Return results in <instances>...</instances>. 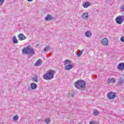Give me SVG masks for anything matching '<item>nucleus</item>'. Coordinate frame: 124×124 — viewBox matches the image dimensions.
I'll use <instances>...</instances> for the list:
<instances>
[{
	"mask_svg": "<svg viewBox=\"0 0 124 124\" xmlns=\"http://www.w3.org/2000/svg\"><path fill=\"white\" fill-rule=\"evenodd\" d=\"M18 39L20 41L25 40V39H27V37L24 35V34L20 33L18 35Z\"/></svg>",
	"mask_w": 124,
	"mask_h": 124,
	"instance_id": "obj_8",
	"label": "nucleus"
},
{
	"mask_svg": "<svg viewBox=\"0 0 124 124\" xmlns=\"http://www.w3.org/2000/svg\"><path fill=\"white\" fill-rule=\"evenodd\" d=\"M107 95L108 99H114L116 97V93L114 92H109Z\"/></svg>",
	"mask_w": 124,
	"mask_h": 124,
	"instance_id": "obj_5",
	"label": "nucleus"
},
{
	"mask_svg": "<svg viewBox=\"0 0 124 124\" xmlns=\"http://www.w3.org/2000/svg\"><path fill=\"white\" fill-rule=\"evenodd\" d=\"M81 18L84 20V21L88 20V18H89V14L87 12L82 13Z\"/></svg>",
	"mask_w": 124,
	"mask_h": 124,
	"instance_id": "obj_7",
	"label": "nucleus"
},
{
	"mask_svg": "<svg viewBox=\"0 0 124 124\" xmlns=\"http://www.w3.org/2000/svg\"><path fill=\"white\" fill-rule=\"evenodd\" d=\"M83 51H84V49H82V51H80L79 53H77V57H80V56L82 55V53H83Z\"/></svg>",
	"mask_w": 124,
	"mask_h": 124,
	"instance_id": "obj_25",
	"label": "nucleus"
},
{
	"mask_svg": "<svg viewBox=\"0 0 124 124\" xmlns=\"http://www.w3.org/2000/svg\"><path fill=\"white\" fill-rule=\"evenodd\" d=\"M90 6H91V3L89 1L84 2L82 4V6L84 8H88Z\"/></svg>",
	"mask_w": 124,
	"mask_h": 124,
	"instance_id": "obj_11",
	"label": "nucleus"
},
{
	"mask_svg": "<svg viewBox=\"0 0 124 124\" xmlns=\"http://www.w3.org/2000/svg\"><path fill=\"white\" fill-rule=\"evenodd\" d=\"M31 89L32 90H35L37 88V85L35 83H32L31 85Z\"/></svg>",
	"mask_w": 124,
	"mask_h": 124,
	"instance_id": "obj_17",
	"label": "nucleus"
},
{
	"mask_svg": "<svg viewBox=\"0 0 124 124\" xmlns=\"http://www.w3.org/2000/svg\"><path fill=\"white\" fill-rule=\"evenodd\" d=\"M74 94H75V93H74V91H71L69 93V96L70 97H74Z\"/></svg>",
	"mask_w": 124,
	"mask_h": 124,
	"instance_id": "obj_19",
	"label": "nucleus"
},
{
	"mask_svg": "<svg viewBox=\"0 0 124 124\" xmlns=\"http://www.w3.org/2000/svg\"><path fill=\"white\" fill-rule=\"evenodd\" d=\"M4 3V0H0V5L1 6Z\"/></svg>",
	"mask_w": 124,
	"mask_h": 124,
	"instance_id": "obj_26",
	"label": "nucleus"
},
{
	"mask_svg": "<svg viewBox=\"0 0 124 124\" xmlns=\"http://www.w3.org/2000/svg\"><path fill=\"white\" fill-rule=\"evenodd\" d=\"M120 9L122 12H124V5H122V6L120 8Z\"/></svg>",
	"mask_w": 124,
	"mask_h": 124,
	"instance_id": "obj_27",
	"label": "nucleus"
},
{
	"mask_svg": "<svg viewBox=\"0 0 124 124\" xmlns=\"http://www.w3.org/2000/svg\"><path fill=\"white\" fill-rule=\"evenodd\" d=\"M120 40L121 41H122V42H124V36L121 37L120 38Z\"/></svg>",
	"mask_w": 124,
	"mask_h": 124,
	"instance_id": "obj_29",
	"label": "nucleus"
},
{
	"mask_svg": "<svg viewBox=\"0 0 124 124\" xmlns=\"http://www.w3.org/2000/svg\"><path fill=\"white\" fill-rule=\"evenodd\" d=\"M28 0V1H32V0Z\"/></svg>",
	"mask_w": 124,
	"mask_h": 124,
	"instance_id": "obj_31",
	"label": "nucleus"
},
{
	"mask_svg": "<svg viewBox=\"0 0 124 124\" xmlns=\"http://www.w3.org/2000/svg\"><path fill=\"white\" fill-rule=\"evenodd\" d=\"M65 68L66 70H70L71 69H72V65L70 64L66 65Z\"/></svg>",
	"mask_w": 124,
	"mask_h": 124,
	"instance_id": "obj_18",
	"label": "nucleus"
},
{
	"mask_svg": "<svg viewBox=\"0 0 124 124\" xmlns=\"http://www.w3.org/2000/svg\"><path fill=\"white\" fill-rule=\"evenodd\" d=\"M18 119H19V116L18 115H15L13 118L12 121L13 122H16V121H18Z\"/></svg>",
	"mask_w": 124,
	"mask_h": 124,
	"instance_id": "obj_20",
	"label": "nucleus"
},
{
	"mask_svg": "<svg viewBox=\"0 0 124 124\" xmlns=\"http://www.w3.org/2000/svg\"><path fill=\"white\" fill-rule=\"evenodd\" d=\"M107 83L108 85H110L111 83H116V79L114 78H108L107 80Z\"/></svg>",
	"mask_w": 124,
	"mask_h": 124,
	"instance_id": "obj_9",
	"label": "nucleus"
},
{
	"mask_svg": "<svg viewBox=\"0 0 124 124\" xmlns=\"http://www.w3.org/2000/svg\"><path fill=\"white\" fill-rule=\"evenodd\" d=\"M55 73V71L52 70H49L47 73L43 75V78L45 80H52L54 78Z\"/></svg>",
	"mask_w": 124,
	"mask_h": 124,
	"instance_id": "obj_1",
	"label": "nucleus"
},
{
	"mask_svg": "<svg viewBox=\"0 0 124 124\" xmlns=\"http://www.w3.org/2000/svg\"><path fill=\"white\" fill-rule=\"evenodd\" d=\"M71 62H72V61H71V60H66L64 62V66L68 65L70 64V63H71Z\"/></svg>",
	"mask_w": 124,
	"mask_h": 124,
	"instance_id": "obj_15",
	"label": "nucleus"
},
{
	"mask_svg": "<svg viewBox=\"0 0 124 124\" xmlns=\"http://www.w3.org/2000/svg\"><path fill=\"white\" fill-rule=\"evenodd\" d=\"M13 42L15 44H18V43H19V42L18 41V40L17 39V38H16V36H14L13 37Z\"/></svg>",
	"mask_w": 124,
	"mask_h": 124,
	"instance_id": "obj_16",
	"label": "nucleus"
},
{
	"mask_svg": "<svg viewBox=\"0 0 124 124\" xmlns=\"http://www.w3.org/2000/svg\"><path fill=\"white\" fill-rule=\"evenodd\" d=\"M118 69L121 71L124 70V63H120L117 67Z\"/></svg>",
	"mask_w": 124,
	"mask_h": 124,
	"instance_id": "obj_10",
	"label": "nucleus"
},
{
	"mask_svg": "<svg viewBox=\"0 0 124 124\" xmlns=\"http://www.w3.org/2000/svg\"><path fill=\"white\" fill-rule=\"evenodd\" d=\"M75 87L77 89H78V90L84 89L85 87H86V82L82 80H78L75 83Z\"/></svg>",
	"mask_w": 124,
	"mask_h": 124,
	"instance_id": "obj_3",
	"label": "nucleus"
},
{
	"mask_svg": "<svg viewBox=\"0 0 124 124\" xmlns=\"http://www.w3.org/2000/svg\"><path fill=\"white\" fill-rule=\"evenodd\" d=\"M50 122H51V120H50V118H47L45 120L46 124H50Z\"/></svg>",
	"mask_w": 124,
	"mask_h": 124,
	"instance_id": "obj_23",
	"label": "nucleus"
},
{
	"mask_svg": "<svg viewBox=\"0 0 124 124\" xmlns=\"http://www.w3.org/2000/svg\"><path fill=\"white\" fill-rule=\"evenodd\" d=\"M22 52L23 54H26V55L32 56L34 55V49L31 47H26L22 49Z\"/></svg>",
	"mask_w": 124,
	"mask_h": 124,
	"instance_id": "obj_2",
	"label": "nucleus"
},
{
	"mask_svg": "<svg viewBox=\"0 0 124 124\" xmlns=\"http://www.w3.org/2000/svg\"><path fill=\"white\" fill-rule=\"evenodd\" d=\"M101 44L102 45H103V46H107V45L109 44V41L108 39L104 38L101 40Z\"/></svg>",
	"mask_w": 124,
	"mask_h": 124,
	"instance_id": "obj_6",
	"label": "nucleus"
},
{
	"mask_svg": "<svg viewBox=\"0 0 124 124\" xmlns=\"http://www.w3.org/2000/svg\"><path fill=\"white\" fill-rule=\"evenodd\" d=\"M84 35L86 37L90 38V37H92V32L91 31H86L85 32Z\"/></svg>",
	"mask_w": 124,
	"mask_h": 124,
	"instance_id": "obj_12",
	"label": "nucleus"
},
{
	"mask_svg": "<svg viewBox=\"0 0 124 124\" xmlns=\"http://www.w3.org/2000/svg\"><path fill=\"white\" fill-rule=\"evenodd\" d=\"M50 49H51V47H50V46H48L44 49V51H45V52H46L47 51H48V50H50Z\"/></svg>",
	"mask_w": 124,
	"mask_h": 124,
	"instance_id": "obj_24",
	"label": "nucleus"
},
{
	"mask_svg": "<svg viewBox=\"0 0 124 124\" xmlns=\"http://www.w3.org/2000/svg\"><path fill=\"white\" fill-rule=\"evenodd\" d=\"M32 80H33V82H35V83H37V82H38L37 76H34L33 78H32Z\"/></svg>",
	"mask_w": 124,
	"mask_h": 124,
	"instance_id": "obj_21",
	"label": "nucleus"
},
{
	"mask_svg": "<svg viewBox=\"0 0 124 124\" xmlns=\"http://www.w3.org/2000/svg\"><path fill=\"white\" fill-rule=\"evenodd\" d=\"M119 83H124V79L123 78H120Z\"/></svg>",
	"mask_w": 124,
	"mask_h": 124,
	"instance_id": "obj_28",
	"label": "nucleus"
},
{
	"mask_svg": "<svg viewBox=\"0 0 124 124\" xmlns=\"http://www.w3.org/2000/svg\"><path fill=\"white\" fill-rule=\"evenodd\" d=\"M45 19L46 21H51V20H53V17L50 15H47Z\"/></svg>",
	"mask_w": 124,
	"mask_h": 124,
	"instance_id": "obj_14",
	"label": "nucleus"
},
{
	"mask_svg": "<svg viewBox=\"0 0 124 124\" xmlns=\"http://www.w3.org/2000/svg\"><path fill=\"white\" fill-rule=\"evenodd\" d=\"M124 21V16H120L116 17V18L115 19V22L116 23H117V24H118V25H122Z\"/></svg>",
	"mask_w": 124,
	"mask_h": 124,
	"instance_id": "obj_4",
	"label": "nucleus"
},
{
	"mask_svg": "<svg viewBox=\"0 0 124 124\" xmlns=\"http://www.w3.org/2000/svg\"><path fill=\"white\" fill-rule=\"evenodd\" d=\"M41 63H42V60H41V59H39L36 62L34 65L35 66H39Z\"/></svg>",
	"mask_w": 124,
	"mask_h": 124,
	"instance_id": "obj_13",
	"label": "nucleus"
},
{
	"mask_svg": "<svg viewBox=\"0 0 124 124\" xmlns=\"http://www.w3.org/2000/svg\"><path fill=\"white\" fill-rule=\"evenodd\" d=\"M93 114L94 116H98V114H99V112H98V110H95L93 111Z\"/></svg>",
	"mask_w": 124,
	"mask_h": 124,
	"instance_id": "obj_22",
	"label": "nucleus"
},
{
	"mask_svg": "<svg viewBox=\"0 0 124 124\" xmlns=\"http://www.w3.org/2000/svg\"><path fill=\"white\" fill-rule=\"evenodd\" d=\"M89 124H95V122L93 121H92Z\"/></svg>",
	"mask_w": 124,
	"mask_h": 124,
	"instance_id": "obj_30",
	"label": "nucleus"
}]
</instances>
